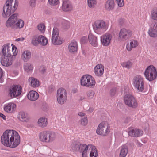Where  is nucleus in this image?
<instances>
[{
	"mask_svg": "<svg viewBox=\"0 0 157 157\" xmlns=\"http://www.w3.org/2000/svg\"><path fill=\"white\" fill-rule=\"evenodd\" d=\"M74 149L82 152V157H96L98 156L97 151L95 147L91 144H81L79 143L74 144Z\"/></svg>",
	"mask_w": 157,
	"mask_h": 157,
	"instance_id": "f257e3e1",
	"label": "nucleus"
},
{
	"mask_svg": "<svg viewBox=\"0 0 157 157\" xmlns=\"http://www.w3.org/2000/svg\"><path fill=\"white\" fill-rule=\"evenodd\" d=\"M18 5L17 0H7L4 6L2 16L5 18H7L13 13L17 9Z\"/></svg>",
	"mask_w": 157,
	"mask_h": 157,
	"instance_id": "f03ea898",
	"label": "nucleus"
},
{
	"mask_svg": "<svg viewBox=\"0 0 157 157\" xmlns=\"http://www.w3.org/2000/svg\"><path fill=\"white\" fill-rule=\"evenodd\" d=\"M18 15L17 13H15L9 18L5 23L7 27L15 29L24 26V22L21 19L17 18Z\"/></svg>",
	"mask_w": 157,
	"mask_h": 157,
	"instance_id": "7ed1b4c3",
	"label": "nucleus"
},
{
	"mask_svg": "<svg viewBox=\"0 0 157 157\" xmlns=\"http://www.w3.org/2000/svg\"><path fill=\"white\" fill-rule=\"evenodd\" d=\"M17 53V48L13 44H6L2 47V50L0 55L1 56L13 57L16 56Z\"/></svg>",
	"mask_w": 157,
	"mask_h": 157,
	"instance_id": "20e7f679",
	"label": "nucleus"
},
{
	"mask_svg": "<svg viewBox=\"0 0 157 157\" xmlns=\"http://www.w3.org/2000/svg\"><path fill=\"white\" fill-rule=\"evenodd\" d=\"M40 141L46 143H51L53 142L56 138V134L54 132L45 131L40 132L39 135Z\"/></svg>",
	"mask_w": 157,
	"mask_h": 157,
	"instance_id": "39448f33",
	"label": "nucleus"
},
{
	"mask_svg": "<svg viewBox=\"0 0 157 157\" xmlns=\"http://www.w3.org/2000/svg\"><path fill=\"white\" fill-rule=\"evenodd\" d=\"M16 131L11 130H6L2 135L1 137V143L4 146L9 147Z\"/></svg>",
	"mask_w": 157,
	"mask_h": 157,
	"instance_id": "423d86ee",
	"label": "nucleus"
},
{
	"mask_svg": "<svg viewBox=\"0 0 157 157\" xmlns=\"http://www.w3.org/2000/svg\"><path fill=\"white\" fill-rule=\"evenodd\" d=\"M80 82L82 86L90 88H94L96 84L94 78L89 75L82 76L80 78Z\"/></svg>",
	"mask_w": 157,
	"mask_h": 157,
	"instance_id": "0eeeda50",
	"label": "nucleus"
},
{
	"mask_svg": "<svg viewBox=\"0 0 157 157\" xmlns=\"http://www.w3.org/2000/svg\"><path fill=\"white\" fill-rule=\"evenodd\" d=\"M132 84L137 91L142 92L144 88V80L143 77L140 75L135 76L133 78Z\"/></svg>",
	"mask_w": 157,
	"mask_h": 157,
	"instance_id": "6e6552de",
	"label": "nucleus"
},
{
	"mask_svg": "<svg viewBox=\"0 0 157 157\" xmlns=\"http://www.w3.org/2000/svg\"><path fill=\"white\" fill-rule=\"evenodd\" d=\"M144 75L147 79L152 81L156 78L157 76V71L153 65H150L145 69Z\"/></svg>",
	"mask_w": 157,
	"mask_h": 157,
	"instance_id": "1a4fd4ad",
	"label": "nucleus"
},
{
	"mask_svg": "<svg viewBox=\"0 0 157 157\" xmlns=\"http://www.w3.org/2000/svg\"><path fill=\"white\" fill-rule=\"evenodd\" d=\"M110 130L108 128V123L105 121L102 122L99 124L96 131L98 135L102 136H107Z\"/></svg>",
	"mask_w": 157,
	"mask_h": 157,
	"instance_id": "9d476101",
	"label": "nucleus"
},
{
	"mask_svg": "<svg viewBox=\"0 0 157 157\" xmlns=\"http://www.w3.org/2000/svg\"><path fill=\"white\" fill-rule=\"evenodd\" d=\"M107 29L106 23L103 21L98 20L95 21L93 25V29L94 31L98 34L104 32Z\"/></svg>",
	"mask_w": 157,
	"mask_h": 157,
	"instance_id": "9b49d317",
	"label": "nucleus"
},
{
	"mask_svg": "<svg viewBox=\"0 0 157 157\" xmlns=\"http://www.w3.org/2000/svg\"><path fill=\"white\" fill-rule=\"evenodd\" d=\"M67 94L66 90L63 88H59L57 91L56 97L58 102L60 104H63L67 99Z\"/></svg>",
	"mask_w": 157,
	"mask_h": 157,
	"instance_id": "f8f14e48",
	"label": "nucleus"
},
{
	"mask_svg": "<svg viewBox=\"0 0 157 157\" xmlns=\"http://www.w3.org/2000/svg\"><path fill=\"white\" fill-rule=\"evenodd\" d=\"M59 31L58 29L56 27L53 28L52 35V41L55 45H60L62 44L61 38L59 36Z\"/></svg>",
	"mask_w": 157,
	"mask_h": 157,
	"instance_id": "ddd939ff",
	"label": "nucleus"
},
{
	"mask_svg": "<svg viewBox=\"0 0 157 157\" xmlns=\"http://www.w3.org/2000/svg\"><path fill=\"white\" fill-rule=\"evenodd\" d=\"M125 103L129 107L133 108L137 106V103L134 97L131 94L126 95L124 98Z\"/></svg>",
	"mask_w": 157,
	"mask_h": 157,
	"instance_id": "4468645a",
	"label": "nucleus"
},
{
	"mask_svg": "<svg viewBox=\"0 0 157 157\" xmlns=\"http://www.w3.org/2000/svg\"><path fill=\"white\" fill-rule=\"evenodd\" d=\"M132 34V32L125 28L121 29L119 34V37L122 40H125L130 38Z\"/></svg>",
	"mask_w": 157,
	"mask_h": 157,
	"instance_id": "2eb2a0df",
	"label": "nucleus"
},
{
	"mask_svg": "<svg viewBox=\"0 0 157 157\" xmlns=\"http://www.w3.org/2000/svg\"><path fill=\"white\" fill-rule=\"evenodd\" d=\"M22 88L21 86L18 85L13 86L10 90L9 95L13 98L19 96L21 92Z\"/></svg>",
	"mask_w": 157,
	"mask_h": 157,
	"instance_id": "dca6fc26",
	"label": "nucleus"
},
{
	"mask_svg": "<svg viewBox=\"0 0 157 157\" xmlns=\"http://www.w3.org/2000/svg\"><path fill=\"white\" fill-rule=\"evenodd\" d=\"M112 39L111 34L106 33L101 37V44L104 46H108L110 44Z\"/></svg>",
	"mask_w": 157,
	"mask_h": 157,
	"instance_id": "f3484780",
	"label": "nucleus"
},
{
	"mask_svg": "<svg viewBox=\"0 0 157 157\" xmlns=\"http://www.w3.org/2000/svg\"><path fill=\"white\" fill-rule=\"evenodd\" d=\"M11 143L9 147L11 148L16 147L20 143V139L18 133L16 132L13 138H11Z\"/></svg>",
	"mask_w": 157,
	"mask_h": 157,
	"instance_id": "a211bd4d",
	"label": "nucleus"
},
{
	"mask_svg": "<svg viewBox=\"0 0 157 157\" xmlns=\"http://www.w3.org/2000/svg\"><path fill=\"white\" fill-rule=\"evenodd\" d=\"M148 33L151 37H155L157 36V22L155 21L151 22Z\"/></svg>",
	"mask_w": 157,
	"mask_h": 157,
	"instance_id": "6ab92c4d",
	"label": "nucleus"
},
{
	"mask_svg": "<svg viewBox=\"0 0 157 157\" xmlns=\"http://www.w3.org/2000/svg\"><path fill=\"white\" fill-rule=\"evenodd\" d=\"M12 57L1 56L0 62L1 64L5 67H9L12 65Z\"/></svg>",
	"mask_w": 157,
	"mask_h": 157,
	"instance_id": "aec40b11",
	"label": "nucleus"
},
{
	"mask_svg": "<svg viewBox=\"0 0 157 157\" xmlns=\"http://www.w3.org/2000/svg\"><path fill=\"white\" fill-rule=\"evenodd\" d=\"M129 136L132 137H138L142 136L143 132L140 129L135 128L130 130L128 132Z\"/></svg>",
	"mask_w": 157,
	"mask_h": 157,
	"instance_id": "412c9836",
	"label": "nucleus"
},
{
	"mask_svg": "<svg viewBox=\"0 0 157 157\" xmlns=\"http://www.w3.org/2000/svg\"><path fill=\"white\" fill-rule=\"evenodd\" d=\"M73 9L72 5L71 2L68 0H64L63 2L62 9L65 12L71 11Z\"/></svg>",
	"mask_w": 157,
	"mask_h": 157,
	"instance_id": "4be33fe9",
	"label": "nucleus"
},
{
	"mask_svg": "<svg viewBox=\"0 0 157 157\" xmlns=\"http://www.w3.org/2000/svg\"><path fill=\"white\" fill-rule=\"evenodd\" d=\"M88 39L89 42L92 46L94 47H97L98 43L96 36L92 33H90L88 36Z\"/></svg>",
	"mask_w": 157,
	"mask_h": 157,
	"instance_id": "5701e85b",
	"label": "nucleus"
},
{
	"mask_svg": "<svg viewBox=\"0 0 157 157\" xmlns=\"http://www.w3.org/2000/svg\"><path fill=\"white\" fill-rule=\"evenodd\" d=\"M104 67L102 65L98 64L94 68V73L98 76H101L103 74Z\"/></svg>",
	"mask_w": 157,
	"mask_h": 157,
	"instance_id": "b1692460",
	"label": "nucleus"
},
{
	"mask_svg": "<svg viewBox=\"0 0 157 157\" xmlns=\"http://www.w3.org/2000/svg\"><path fill=\"white\" fill-rule=\"evenodd\" d=\"M68 50L70 52L72 53L76 52L78 49L77 42L75 40L72 41L68 45Z\"/></svg>",
	"mask_w": 157,
	"mask_h": 157,
	"instance_id": "393cba45",
	"label": "nucleus"
},
{
	"mask_svg": "<svg viewBox=\"0 0 157 157\" xmlns=\"http://www.w3.org/2000/svg\"><path fill=\"white\" fill-rule=\"evenodd\" d=\"M31 55L30 52L28 50H25L22 53L21 59L24 62H27L30 59Z\"/></svg>",
	"mask_w": 157,
	"mask_h": 157,
	"instance_id": "a878e982",
	"label": "nucleus"
},
{
	"mask_svg": "<svg viewBox=\"0 0 157 157\" xmlns=\"http://www.w3.org/2000/svg\"><path fill=\"white\" fill-rule=\"evenodd\" d=\"M38 94L35 91H30L27 95V97L30 100L34 101L36 100L38 98Z\"/></svg>",
	"mask_w": 157,
	"mask_h": 157,
	"instance_id": "bb28decb",
	"label": "nucleus"
},
{
	"mask_svg": "<svg viewBox=\"0 0 157 157\" xmlns=\"http://www.w3.org/2000/svg\"><path fill=\"white\" fill-rule=\"evenodd\" d=\"M16 107V105L12 103H9L6 104L4 107V110L6 112L11 113L13 112Z\"/></svg>",
	"mask_w": 157,
	"mask_h": 157,
	"instance_id": "cd10ccee",
	"label": "nucleus"
},
{
	"mask_svg": "<svg viewBox=\"0 0 157 157\" xmlns=\"http://www.w3.org/2000/svg\"><path fill=\"white\" fill-rule=\"evenodd\" d=\"M18 118L20 121L23 122H27L29 119L27 113L24 112H21L19 113Z\"/></svg>",
	"mask_w": 157,
	"mask_h": 157,
	"instance_id": "c85d7f7f",
	"label": "nucleus"
},
{
	"mask_svg": "<svg viewBox=\"0 0 157 157\" xmlns=\"http://www.w3.org/2000/svg\"><path fill=\"white\" fill-rule=\"evenodd\" d=\"M120 157H125L128 152V146L126 144L122 146L120 148Z\"/></svg>",
	"mask_w": 157,
	"mask_h": 157,
	"instance_id": "c756f323",
	"label": "nucleus"
},
{
	"mask_svg": "<svg viewBox=\"0 0 157 157\" xmlns=\"http://www.w3.org/2000/svg\"><path fill=\"white\" fill-rule=\"evenodd\" d=\"M138 44L137 41L135 40H130V44H127L126 48L127 50L129 51H131L132 49L136 47Z\"/></svg>",
	"mask_w": 157,
	"mask_h": 157,
	"instance_id": "7c9ffc66",
	"label": "nucleus"
},
{
	"mask_svg": "<svg viewBox=\"0 0 157 157\" xmlns=\"http://www.w3.org/2000/svg\"><path fill=\"white\" fill-rule=\"evenodd\" d=\"M48 124L47 119L45 117H42L38 119V126L40 127H46Z\"/></svg>",
	"mask_w": 157,
	"mask_h": 157,
	"instance_id": "2f4dec72",
	"label": "nucleus"
},
{
	"mask_svg": "<svg viewBox=\"0 0 157 157\" xmlns=\"http://www.w3.org/2000/svg\"><path fill=\"white\" fill-rule=\"evenodd\" d=\"M114 7V0H108L105 4L106 10L108 11L112 10Z\"/></svg>",
	"mask_w": 157,
	"mask_h": 157,
	"instance_id": "473e14b6",
	"label": "nucleus"
},
{
	"mask_svg": "<svg viewBox=\"0 0 157 157\" xmlns=\"http://www.w3.org/2000/svg\"><path fill=\"white\" fill-rule=\"evenodd\" d=\"M40 36H34L32 37L31 43L33 45L37 46L40 43Z\"/></svg>",
	"mask_w": 157,
	"mask_h": 157,
	"instance_id": "72a5a7b5",
	"label": "nucleus"
},
{
	"mask_svg": "<svg viewBox=\"0 0 157 157\" xmlns=\"http://www.w3.org/2000/svg\"><path fill=\"white\" fill-rule=\"evenodd\" d=\"M30 84L33 87H38L40 85L39 81L36 79L32 77L31 78Z\"/></svg>",
	"mask_w": 157,
	"mask_h": 157,
	"instance_id": "f704fd0d",
	"label": "nucleus"
},
{
	"mask_svg": "<svg viewBox=\"0 0 157 157\" xmlns=\"http://www.w3.org/2000/svg\"><path fill=\"white\" fill-rule=\"evenodd\" d=\"M40 44L42 46H45L48 43L47 39L42 35H40Z\"/></svg>",
	"mask_w": 157,
	"mask_h": 157,
	"instance_id": "c9c22d12",
	"label": "nucleus"
},
{
	"mask_svg": "<svg viewBox=\"0 0 157 157\" xmlns=\"http://www.w3.org/2000/svg\"><path fill=\"white\" fill-rule=\"evenodd\" d=\"M151 16L152 19L157 21V8L154 9L151 11Z\"/></svg>",
	"mask_w": 157,
	"mask_h": 157,
	"instance_id": "e433bc0d",
	"label": "nucleus"
},
{
	"mask_svg": "<svg viewBox=\"0 0 157 157\" xmlns=\"http://www.w3.org/2000/svg\"><path fill=\"white\" fill-rule=\"evenodd\" d=\"M24 69L27 72H28L33 70V65L29 63H26L24 65Z\"/></svg>",
	"mask_w": 157,
	"mask_h": 157,
	"instance_id": "4c0bfd02",
	"label": "nucleus"
},
{
	"mask_svg": "<svg viewBox=\"0 0 157 157\" xmlns=\"http://www.w3.org/2000/svg\"><path fill=\"white\" fill-rule=\"evenodd\" d=\"M79 122L81 125L83 126L86 125L88 123L87 116H85L84 117H81V120L79 121Z\"/></svg>",
	"mask_w": 157,
	"mask_h": 157,
	"instance_id": "58836bf2",
	"label": "nucleus"
},
{
	"mask_svg": "<svg viewBox=\"0 0 157 157\" xmlns=\"http://www.w3.org/2000/svg\"><path fill=\"white\" fill-rule=\"evenodd\" d=\"M121 65L123 67L129 69L132 67V63L131 62L128 61L123 63Z\"/></svg>",
	"mask_w": 157,
	"mask_h": 157,
	"instance_id": "ea45409f",
	"label": "nucleus"
},
{
	"mask_svg": "<svg viewBox=\"0 0 157 157\" xmlns=\"http://www.w3.org/2000/svg\"><path fill=\"white\" fill-rule=\"evenodd\" d=\"M88 5L89 7L90 8H94L96 4V2L95 0H87Z\"/></svg>",
	"mask_w": 157,
	"mask_h": 157,
	"instance_id": "a19ab883",
	"label": "nucleus"
},
{
	"mask_svg": "<svg viewBox=\"0 0 157 157\" xmlns=\"http://www.w3.org/2000/svg\"><path fill=\"white\" fill-rule=\"evenodd\" d=\"M62 25L63 28L65 30L68 29L70 27V23L67 21H64L63 22Z\"/></svg>",
	"mask_w": 157,
	"mask_h": 157,
	"instance_id": "79ce46f5",
	"label": "nucleus"
},
{
	"mask_svg": "<svg viewBox=\"0 0 157 157\" xmlns=\"http://www.w3.org/2000/svg\"><path fill=\"white\" fill-rule=\"evenodd\" d=\"M38 29L42 33H44L45 30V26L43 24H40L37 26Z\"/></svg>",
	"mask_w": 157,
	"mask_h": 157,
	"instance_id": "37998d69",
	"label": "nucleus"
},
{
	"mask_svg": "<svg viewBox=\"0 0 157 157\" xmlns=\"http://www.w3.org/2000/svg\"><path fill=\"white\" fill-rule=\"evenodd\" d=\"M94 92L92 90L87 92V94L88 98L89 99H92L94 97Z\"/></svg>",
	"mask_w": 157,
	"mask_h": 157,
	"instance_id": "c03bdc74",
	"label": "nucleus"
},
{
	"mask_svg": "<svg viewBox=\"0 0 157 157\" xmlns=\"http://www.w3.org/2000/svg\"><path fill=\"white\" fill-rule=\"evenodd\" d=\"M118 6L119 7H122L124 5V0H116Z\"/></svg>",
	"mask_w": 157,
	"mask_h": 157,
	"instance_id": "a18cd8bd",
	"label": "nucleus"
},
{
	"mask_svg": "<svg viewBox=\"0 0 157 157\" xmlns=\"http://www.w3.org/2000/svg\"><path fill=\"white\" fill-rule=\"evenodd\" d=\"M48 2L50 5H56L59 2V0H48Z\"/></svg>",
	"mask_w": 157,
	"mask_h": 157,
	"instance_id": "49530a36",
	"label": "nucleus"
},
{
	"mask_svg": "<svg viewBox=\"0 0 157 157\" xmlns=\"http://www.w3.org/2000/svg\"><path fill=\"white\" fill-rule=\"evenodd\" d=\"M3 76V70L0 67V83H2L3 82L4 80L2 78Z\"/></svg>",
	"mask_w": 157,
	"mask_h": 157,
	"instance_id": "de8ad7c7",
	"label": "nucleus"
},
{
	"mask_svg": "<svg viewBox=\"0 0 157 157\" xmlns=\"http://www.w3.org/2000/svg\"><path fill=\"white\" fill-rule=\"evenodd\" d=\"M55 89V87L53 85H51L48 87V91L50 93H51L54 91Z\"/></svg>",
	"mask_w": 157,
	"mask_h": 157,
	"instance_id": "09e8293b",
	"label": "nucleus"
},
{
	"mask_svg": "<svg viewBox=\"0 0 157 157\" xmlns=\"http://www.w3.org/2000/svg\"><path fill=\"white\" fill-rule=\"evenodd\" d=\"M87 42V38L86 36L82 37L81 39V42L82 44H85Z\"/></svg>",
	"mask_w": 157,
	"mask_h": 157,
	"instance_id": "8fccbe9b",
	"label": "nucleus"
},
{
	"mask_svg": "<svg viewBox=\"0 0 157 157\" xmlns=\"http://www.w3.org/2000/svg\"><path fill=\"white\" fill-rule=\"evenodd\" d=\"M116 93V89L115 88L112 89L110 92V94L111 96H114Z\"/></svg>",
	"mask_w": 157,
	"mask_h": 157,
	"instance_id": "3c124183",
	"label": "nucleus"
},
{
	"mask_svg": "<svg viewBox=\"0 0 157 157\" xmlns=\"http://www.w3.org/2000/svg\"><path fill=\"white\" fill-rule=\"evenodd\" d=\"M40 71L42 73H44L46 71V69L45 67L41 66L40 67Z\"/></svg>",
	"mask_w": 157,
	"mask_h": 157,
	"instance_id": "603ef678",
	"label": "nucleus"
},
{
	"mask_svg": "<svg viewBox=\"0 0 157 157\" xmlns=\"http://www.w3.org/2000/svg\"><path fill=\"white\" fill-rule=\"evenodd\" d=\"M78 115L82 117H84L85 116H86L85 113L82 112H79L78 113Z\"/></svg>",
	"mask_w": 157,
	"mask_h": 157,
	"instance_id": "864d4df0",
	"label": "nucleus"
},
{
	"mask_svg": "<svg viewBox=\"0 0 157 157\" xmlns=\"http://www.w3.org/2000/svg\"><path fill=\"white\" fill-rule=\"evenodd\" d=\"M130 119L129 117H126L124 120V123H128L130 121Z\"/></svg>",
	"mask_w": 157,
	"mask_h": 157,
	"instance_id": "5fc2aeb1",
	"label": "nucleus"
},
{
	"mask_svg": "<svg viewBox=\"0 0 157 157\" xmlns=\"http://www.w3.org/2000/svg\"><path fill=\"white\" fill-rule=\"evenodd\" d=\"M25 38L24 37H21L16 39L15 41H22L24 40Z\"/></svg>",
	"mask_w": 157,
	"mask_h": 157,
	"instance_id": "6e6d98bb",
	"label": "nucleus"
},
{
	"mask_svg": "<svg viewBox=\"0 0 157 157\" xmlns=\"http://www.w3.org/2000/svg\"><path fill=\"white\" fill-rule=\"evenodd\" d=\"M118 22L120 24L122 25L124 23V20L123 19H122V18H121V19H120L119 20H118Z\"/></svg>",
	"mask_w": 157,
	"mask_h": 157,
	"instance_id": "4d7b16f0",
	"label": "nucleus"
},
{
	"mask_svg": "<svg viewBox=\"0 0 157 157\" xmlns=\"http://www.w3.org/2000/svg\"><path fill=\"white\" fill-rule=\"evenodd\" d=\"M30 5L32 7H34L35 6L34 0H31L30 1Z\"/></svg>",
	"mask_w": 157,
	"mask_h": 157,
	"instance_id": "13d9d810",
	"label": "nucleus"
},
{
	"mask_svg": "<svg viewBox=\"0 0 157 157\" xmlns=\"http://www.w3.org/2000/svg\"><path fill=\"white\" fill-rule=\"evenodd\" d=\"M0 117L2 118L4 120H6V117L5 115L0 113Z\"/></svg>",
	"mask_w": 157,
	"mask_h": 157,
	"instance_id": "bf43d9fd",
	"label": "nucleus"
},
{
	"mask_svg": "<svg viewBox=\"0 0 157 157\" xmlns=\"http://www.w3.org/2000/svg\"><path fill=\"white\" fill-rule=\"evenodd\" d=\"M85 99V97H80V99H79V101H82L84 99Z\"/></svg>",
	"mask_w": 157,
	"mask_h": 157,
	"instance_id": "052dcab7",
	"label": "nucleus"
},
{
	"mask_svg": "<svg viewBox=\"0 0 157 157\" xmlns=\"http://www.w3.org/2000/svg\"><path fill=\"white\" fill-rule=\"evenodd\" d=\"M93 110L94 109H93V108H90L89 111L90 112H92L93 111Z\"/></svg>",
	"mask_w": 157,
	"mask_h": 157,
	"instance_id": "680f3d73",
	"label": "nucleus"
},
{
	"mask_svg": "<svg viewBox=\"0 0 157 157\" xmlns=\"http://www.w3.org/2000/svg\"><path fill=\"white\" fill-rule=\"evenodd\" d=\"M9 157H19V156L17 155H13L10 156Z\"/></svg>",
	"mask_w": 157,
	"mask_h": 157,
	"instance_id": "e2e57ef3",
	"label": "nucleus"
},
{
	"mask_svg": "<svg viewBox=\"0 0 157 157\" xmlns=\"http://www.w3.org/2000/svg\"><path fill=\"white\" fill-rule=\"evenodd\" d=\"M156 98H157L156 100H157V97H156Z\"/></svg>",
	"mask_w": 157,
	"mask_h": 157,
	"instance_id": "0e129e2a",
	"label": "nucleus"
}]
</instances>
